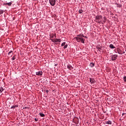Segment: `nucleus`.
<instances>
[{
  "label": "nucleus",
  "mask_w": 126,
  "mask_h": 126,
  "mask_svg": "<svg viewBox=\"0 0 126 126\" xmlns=\"http://www.w3.org/2000/svg\"><path fill=\"white\" fill-rule=\"evenodd\" d=\"M102 20H103V17L101 15H97L95 17V22L97 23H102Z\"/></svg>",
  "instance_id": "nucleus-1"
},
{
  "label": "nucleus",
  "mask_w": 126,
  "mask_h": 126,
  "mask_svg": "<svg viewBox=\"0 0 126 126\" xmlns=\"http://www.w3.org/2000/svg\"><path fill=\"white\" fill-rule=\"evenodd\" d=\"M75 39H76L77 42H81V43H83L84 44V38L83 37H75Z\"/></svg>",
  "instance_id": "nucleus-2"
},
{
  "label": "nucleus",
  "mask_w": 126,
  "mask_h": 126,
  "mask_svg": "<svg viewBox=\"0 0 126 126\" xmlns=\"http://www.w3.org/2000/svg\"><path fill=\"white\" fill-rule=\"evenodd\" d=\"M117 58H118V55H113L111 56V60L112 61H116L117 60Z\"/></svg>",
  "instance_id": "nucleus-3"
},
{
  "label": "nucleus",
  "mask_w": 126,
  "mask_h": 126,
  "mask_svg": "<svg viewBox=\"0 0 126 126\" xmlns=\"http://www.w3.org/2000/svg\"><path fill=\"white\" fill-rule=\"evenodd\" d=\"M49 2L52 6H54L56 3V0H49Z\"/></svg>",
  "instance_id": "nucleus-4"
},
{
  "label": "nucleus",
  "mask_w": 126,
  "mask_h": 126,
  "mask_svg": "<svg viewBox=\"0 0 126 126\" xmlns=\"http://www.w3.org/2000/svg\"><path fill=\"white\" fill-rule=\"evenodd\" d=\"M90 82L92 84H94V83H95V82H96V81H95V79H94V78H92L90 79Z\"/></svg>",
  "instance_id": "nucleus-5"
},
{
  "label": "nucleus",
  "mask_w": 126,
  "mask_h": 126,
  "mask_svg": "<svg viewBox=\"0 0 126 126\" xmlns=\"http://www.w3.org/2000/svg\"><path fill=\"white\" fill-rule=\"evenodd\" d=\"M36 75H39V76H41L42 74H43V72L42 71H38L36 72Z\"/></svg>",
  "instance_id": "nucleus-6"
},
{
  "label": "nucleus",
  "mask_w": 126,
  "mask_h": 126,
  "mask_svg": "<svg viewBox=\"0 0 126 126\" xmlns=\"http://www.w3.org/2000/svg\"><path fill=\"white\" fill-rule=\"evenodd\" d=\"M67 68L70 70H71V69H73V67H72V66H71V65H68Z\"/></svg>",
  "instance_id": "nucleus-7"
},
{
  "label": "nucleus",
  "mask_w": 126,
  "mask_h": 126,
  "mask_svg": "<svg viewBox=\"0 0 126 126\" xmlns=\"http://www.w3.org/2000/svg\"><path fill=\"white\" fill-rule=\"evenodd\" d=\"M3 4V5H6V4H7V5L10 6V5H11V4H12V3L11 2H10L6 3H4Z\"/></svg>",
  "instance_id": "nucleus-8"
},
{
  "label": "nucleus",
  "mask_w": 126,
  "mask_h": 126,
  "mask_svg": "<svg viewBox=\"0 0 126 126\" xmlns=\"http://www.w3.org/2000/svg\"><path fill=\"white\" fill-rule=\"evenodd\" d=\"M109 47L111 49H116V47L115 46H114V45H113V44H110L109 45Z\"/></svg>",
  "instance_id": "nucleus-9"
},
{
  "label": "nucleus",
  "mask_w": 126,
  "mask_h": 126,
  "mask_svg": "<svg viewBox=\"0 0 126 126\" xmlns=\"http://www.w3.org/2000/svg\"><path fill=\"white\" fill-rule=\"evenodd\" d=\"M62 40H61V39L60 38H56L55 39V43H56L57 42H61Z\"/></svg>",
  "instance_id": "nucleus-10"
},
{
  "label": "nucleus",
  "mask_w": 126,
  "mask_h": 126,
  "mask_svg": "<svg viewBox=\"0 0 126 126\" xmlns=\"http://www.w3.org/2000/svg\"><path fill=\"white\" fill-rule=\"evenodd\" d=\"M96 49H97V50H98V52H100V53H101V52L102 51V49H101V48L97 46V47H96Z\"/></svg>",
  "instance_id": "nucleus-11"
},
{
  "label": "nucleus",
  "mask_w": 126,
  "mask_h": 126,
  "mask_svg": "<svg viewBox=\"0 0 126 126\" xmlns=\"http://www.w3.org/2000/svg\"><path fill=\"white\" fill-rule=\"evenodd\" d=\"M106 124L107 125H112V122L111 121H106Z\"/></svg>",
  "instance_id": "nucleus-12"
},
{
  "label": "nucleus",
  "mask_w": 126,
  "mask_h": 126,
  "mask_svg": "<svg viewBox=\"0 0 126 126\" xmlns=\"http://www.w3.org/2000/svg\"><path fill=\"white\" fill-rule=\"evenodd\" d=\"M90 65L91 67H93L95 65V64L93 63H91Z\"/></svg>",
  "instance_id": "nucleus-13"
},
{
  "label": "nucleus",
  "mask_w": 126,
  "mask_h": 126,
  "mask_svg": "<svg viewBox=\"0 0 126 126\" xmlns=\"http://www.w3.org/2000/svg\"><path fill=\"white\" fill-rule=\"evenodd\" d=\"M3 90H4V89H3V88L2 87L0 88V94L2 92V91H3Z\"/></svg>",
  "instance_id": "nucleus-14"
},
{
  "label": "nucleus",
  "mask_w": 126,
  "mask_h": 126,
  "mask_svg": "<svg viewBox=\"0 0 126 126\" xmlns=\"http://www.w3.org/2000/svg\"><path fill=\"white\" fill-rule=\"evenodd\" d=\"M39 115L40 116V117H42V118H44V117H45V114H43V113H39Z\"/></svg>",
  "instance_id": "nucleus-15"
},
{
  "label": "nucleus",
  "mask_w": 126,
  "mask_h": 126,
  "mask_svg": "<svg viewBox=\"0 0 126 126\" xmlns=\"http://www.w3.org/2000/svg\"><path fill=\"white\" fill-rule=\"evenodd\" d=\"M77 36L78 38H82V34H78Z\"/></svg>",
  "instance_id": "nucleus-16"
},
{
  "label": "nucleus",
  "mask_w": 126,
  "mask_h": 126,
  "mask_svg": "<svg viewBox=\"0 0 126 126\" xmlns=\"http://www.w3.org/2000/svg\"><path fill=\"white\" fill-rule=\"evenodd\" d=\"M103 19H104L103 22L104 23H105L106 22V20H107V18H106V17H103Z\"/></svg>",
  "instance_id": "nucleus-17"
},
{
  "label": "nucleus",
  "mask_w": 126,
  "mask_h": 126,
  "mask_svg": "<svg viewBox=\"0 0 126 126\" xmlns=\"http://www.w3.org/2000/svg\"><path fill=\"white\" fill-rule=\"evenodd\" d=\"M16 107H18L16 105H13L11 107V109H14L15 108H16Z\"/></svg>",
  "instance_id": "nucleus-18"
},
{
  "label": "nucleus",
  "mask_w": 126,
  "mask_h": 126,
  "mask_svg": "<svg viewBox=\"0 0 126 126\" xmlns=\"http://www.w3.org/2000/svg\"><path fill=\"white\" fill-rule=\"evenodd\" d=\"M3 13V10L0 9V15Z\"/></svg>",
  "instance_id": "nucleus-19"
},
{
  "label": "nucleus",
  "mask_w": 126,
  "mask_h": 126,
  "mask_svg": "<svg viewBox=\"0 0 126 126\" xmlns=\"http://www.w3.org/2000/svg\"><path fill=\"white\" fill-rule=\"evenodd\" d=\"M65 45V42H63L62 44V47H63V46H64Z\"/></svg>",
  "instance_id": "nucleus-20"
},
{
  "label": "nucleus",
  "mask_w": 126,
  "mask_h": 126,
  "mask_svg": "<svg viewBox=\"0 0 126 126\" xmlns=\"http://www.w3.org/2000/svg\"><path fill=\"white\" fill-rule=\"evenodd\" d=\"M67 48V44H65L63 47V49H66Z\"/></svg>",
  "instance_id": "nucleus-21"
},
{
  "label": "nucleus",
  "mask_w": 126,
  "mask_h": 126,
  "mask_svg": "<svg viewBox=\"0 0 126 126\" xmlns=\"http://www.w3.org/2000/svg\"><path fill=\"white\" fill-rule=\"evenodd\" d=\"M79 13H82V12H83V10H79Z\"/></svg>",
  "instance_id": "nucleus-22"
},
{
  "label": "nucleus",
  "mask_w": 126,
  "mask_h": 126,
  "mask_svg": "<svg viewBox=\"0 0 126 126\" xmlns=\"http://www.w3.org/2000/svg\"><path fill=\"white\" fill-rule=\"evenodd\" d=\"M124 81L126 82V76L124 77Z\"/></svg>",
  "instance_id": "nucleus-23"
},
{
  "label": "nucleus",
  "mask_w": 126,
  "mask_h": 126,
  "mask_svg": "<svg viewBox=\"0 0 126 126\" xmlns=\"http://www.w3.org/2000/svg\"><path fill=\"white\" fill-rule=\"evenodd\" d=\"M52 41L53 42V43H56V40L55 39H51Z\"/></svg>",
  "instance_id": "nucleus-24"
},
{
  "label": "nucleus",
  "mask_w": 126,
  "mask_h": 126,
  "mask_svg": "<svg viewBox=\"0 0 126 126\" xmlns=\"http://www.w3.org/2000/svg\"><path fill=\"white\" fill-rule=\"evenodd\" d=\"M11 53H12V51H10V52H8V54L10 55V54H11Z\"/></svg>",
  "instance_id": "nucleus-25"
},
{
  "label": "nucleus",
  "mask_w": 126,
  "mask_h": 126,
  "mask_svg": "<svg viewBox=\"0 0 126 126\" xmlns=\"http://www.w3.org/2000/svg\"><path fill=\"white\" fill-rule=\"evenodd\" d=\"M12 60H13V61H14V60H15V56L13 57Z\"/></svg>",
  "instance_id": "nucleus-26"
},
{
  "label": "nucleus",
  "mask_w": 126,
  "mask_h": 126,
  "mask_svg": "<svg viewBox=\"0 0 126 126\" xmlns=\"http://www.w3.org/2000/svg\"><path fill=\"white\" fill-rule=\"evenodd\" d=\"M46 93H48L49 90H46Z\"/></svg>",
  "instance_id": "nucleus-27"
},
{
  "label": "nucleus",
  "mask_w": 126,
  "mask_h": 126,
  "mask_svg": "<svg viewBox=\"0 0 126 126\" xmlns=\"http://www.w3.org/2000/svg\"><path fill=\"white\" fill-rule=\"evenodd\" d=\"M35 122H37V121H38V120L35 118Z\"/></svg>",
  "instance_id": "nucleus-28"
},
{
  "label": "nucleus",
  "mask_w": 126,
  "mask_h": 126,
  "mask_svg": "<svg viewBox=\"0 0 126 126\" xmlns=\"http://www.w3.org/2000/svg\"><path fill=\"white\" fill-rule=\"evenodd\" d=\"M122 115H123V116H124V115H126V113H123Z\"/></svg>",
  "instance_id": "nucleus-29"
},
{
  "label": "nucleus",
  "mask_w": 126,
  "mask_h": 126,
  "mask_svg": "<svg viewBox=\"0 0 126 126\" xmlns=\"http://www.w3.org/2000/svg\"><path fill=\"white\" fill-rule=\"evenodd\" d=\"M82 37H85L84 35H83V34L82 35Z\"/></svg>",
  "instance_id": "nucleus-30"
},
{
  "label": "nucleus",
  "mask_w": 126,
  "mask_h": 126,
  "mask_svg": "<svg viewBox=\"0 0 126 126\" xmlns=\"http://www.w3.org/2000/svg\"><path fill=\"white\" fill-rule=\"evenodd\" d=\"M24 109H26V107L24 108Z\"/></svg>",
  "instance_id": "nucleus-31"
}]
</instances>
